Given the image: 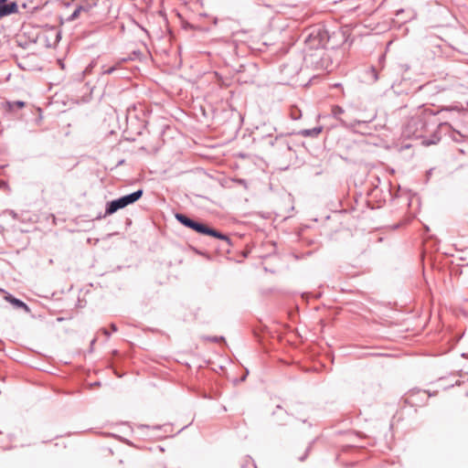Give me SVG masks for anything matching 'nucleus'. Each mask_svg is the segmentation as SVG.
Listing matches in <instances>:
<instances>
[{
    "label": "nucleus",
    "instance_id": "obj_1",
    "mask_svg": "<svg viewBox=\"0 0 468 468\" xmlns=\"http://www.w3.org/2000/svg\"><path fill=\"white\" fill-rule=\"evenodd\" d=\"M173 214L176 221L186 229H188L200 236L210 237L215 239L224 241L226 243V248H221L222 250L229 252V248L233 247L234 243L229 236L215 229L205 220L179 211H174Z\"/></svg>",
    "mask_w": 468,
    "mask_h": 468
},
{
    "label": "nucleus",
    "instance_id": "obj_2",
    "mask_svg": "<svg viewBox=\"0 0 468 468\" xmlns=\"http://www.w3.org/2000/svg\"><path fill=\"white\" fill-rule=\"evenodd\" d=\"M346 41V36L345 32L334 31L330 33L322 25H315L310 27V31L304 40L305 44L312 49H335L342 46Z\"/></svg>",
    "mask_w": 468,
    "mask_h": 468
},
{
    "label": "nucleus",
    "instance_id": "obj_3",
    "mask_svg": "<svg viewBox=\"0 0 468 468\" xmlns=\"http://www.w3.org/2000/svg\"><path fill=\"white\" fill-rule=\"evenodd\" d=\"M434 117L435 113L427 112L411 116L403 125V134L408 138H423V133L428 131L429 126L436 124Z\"/></svg>",
    "mask_w": 468,
    "mask_h": 468
},
{
    "label": "nucleus",
    "instance_id": "obj_4",
    "mask_svg": "<svg viewBox=\"0 0 468 468\" xmlns=\"http://www.w3.org/2000/svg\"><path fill=\"white\" fill-rule=\"evenodd\" d=\"M292 135H294V132L278 133L274 137L276 150L280 152L282 154H285L286 153H292L294 154L295 159H298L297 150L295 149V146H299L300 144L292 142L288 139V136Z\"/></svg>",
    "mask_w": 468,
    "mask_h": 468
},
{
    "label": "nucleus",
    "instance_id": "obj_5",
    "mask_svg": "<svg viewBox=\"0 0 468 468\" xmlns=\"http://www.w3.org/2000/svg\"><path fill=\"white\" fill-rule=\"evenodd\" d=\"M452 125L447 122H440L437 124L436 129L432 132V133L429 137H425L423 135L422 144L424 146H430L437 144L441 140L442 135H447V131H451Z\"/></svg>",
    "mask_w": 468,
    "mask_h": 468
},
{
    "label": "nucleus",
    "instance_id": "obj_6",
    "mask_svg": "<svg viewBox=\"0 0 468 468\" xmlns=\"http://www.w3.org/2000/svg\"><path fill=\"white\" fill-rule=\"evenodd\" d=\"M0 292L4 293L5 301L7 302L8 303H10L14 309L23 310L27 314L31 313V309L27 303H25L21 299L16 297L13 293L8 292L4 289L0 288Z\"/></svg>",
    "mask_w": 468,
    "mask_h": 468
},
{
    "label": "nucleus",
    "instance_id": "obj_7",
    "mask_svg": "<svg viewBox=\"0 0 468 468\" xmlns=\"http://www.w3.org/2000/svg\"><path fill=\"white\" fill-rule=\"evenodd\" d=\"M332 112L333 116L339 121L342 127L354 130L357 125L367 124L366 121L354 120L352 122H347L346 120L340 118L339 115L344 113V109L341 106H334Z\"/></svg>",
    "mask_w": 468,
    "mask_h": 468
},
{
    "label": "nucleus",
    "instance_id": "obj_8",
    "mask_svg": "<svg viewBox=\"0 0 468 468\" xmlns=\"http://www.w3.org/2000/svg\"><path fill=\"white\" fill-rule=\"evenodd\" d=\"M252 334L256 341L262 346L271 335L269 328L262 323L252 328Z\"/></svg>",
    "mask_w": 468,
    "mask_h": 468
},
{
    "label": "nucleus",
    "instance_id": "obj_9",
    "mask_svg": "<svg viewBox=\"0 0 468 468\" xmlns=\"http://www.w3.org/2000/svg\"><path fill=\"white\" fill-rule=\"evenodd\" d=\"M18 13L16 1L0 0V19Z\"/></svg>",
    "mask_w": 468,
    "mask_h": 468
},
{
    "label": "nucleus",
    "instance_id": "obj_10",
    "mask_svg": "<svg viewBox=\"0 0 468 468\" xmlns=\"http://www.w3.org/2000/svg\"><path fill=\"white\" fill-rule=\"evenodd\" d=\"M27 105L26 101L21 100L16 101H5L1 103V109L6 113L12 114L25 108Z\"/></svg>",
    "mask_w": 468,
    "mask_h": 468
},
{
    "label": "nucleus",
    "instance_id": "obj_11",
    "mask_svg": "<svg viewBox=\"0 0 468 468\" xmlns=\"http://www.w3.org/2000/svg\"><path fill=\"white\" fill-rule=\"evenodd\" d=\"M97 5V0H95L92 4L90 3H84L77 5L74 11L66 18V22H72L76 20L81 12H90L94 6Z\"/></svg>",
    "mask_w": 468,
    "mask_h": 468
},
{
    "label": "nucleus",
    "instance_id": "obj_12",
    "mask_svg": "<svg viewBox=\"0 0 468 468\" xmlns=\"http://www.w3.org/2000/svg\"><path fill=\"white\" fill-rule=\"evenodd\" d=\"M144 188L141 187L132 193L121 196L120 198L124 208L130 205L136 203L139 199H141L144 195Z\"/></svg>",
    "mask_w": 468,
    "mask_h": 468
},
{
    "label": "nucleus",
    "instance_id": "obj_13",
    "mask_svg": "<svg viewBox=\"0 0 468 468\" xmlns=\"http://www.w3.org/2000/svg\"><path fill=\"white\" fill-rule=\"evenodd\" d=\"M106 215H113L118 210L124 208L122 200L119 197L107 201L105 204Z\"/></svg>",
    "mask_w": 468,
    "mask_h": 468
},
{
    "label": "nucleus",
    "instance_id": "obj_14",
    "mask_svg": "<svg viewBox=\"0 0 468 468\" xmlns=\"http://www.w3.org/2000/svg\"><path fill=\"white\" fill-rule=\"evenodd\" d=\"M323 131V126L318 125L311 129H303L298 132H294V134L302 135L304 137H317Z\"/></svg>",
    "mask_w": 468,
    "mask_h": 468
},
{
    "label": "nucleus",
    "instance_id": "obj_15",
    "mask_svg": "<svg viewBox=\"0 0 468 468\" xmlns=\"http://www.w3.org/2000/svg\"><path fill=\"white\" fill-rule=\"evenodd\" d=\"M447 135L455 143L465 144L468 143V136L461 133L459 131L451 128V131H447Z\"/></svg>",
    "mask_w": 468,
    "mask_h": 468
},
{
    "label": "nucleus",
    "instance_id": "obj_16",
    "mask_svg": "<svg viewBox=\"0 0 468 468\" xmlns=\"http://www.w3.org/2000/svg\"><path fill=\"white\" fill-rule=\"evenodd\" d=\"M234 70L237 73H244L247 70L250 71L251 73L255 72L257 70V64L253 62L250 63H240L238 65L237 68L234 69Z\"/></svg>",
    "mask_w": 468,
    "mask_h": 468
},
{
    "label": "nucleus",
    "instance_id": "obj_17",
    "mask_svg": "<svg viewBox=\"0 0 468 468\" xmlns=\"http://www.w3.org/2000/svg\"><path fill=\"white\" fill-rule=\"evenodd\" d=\"M365 78L367 80L376 82L378 80V71L375 66H370L365 70Z\"/></svg>",
    "mask_w": 468,
    "mask_h": 468
},
{
    "label": "nucleus",
    "instance_id": "obj_18",
    "mask_svg": "<svg viewBox=\"0 0 468 468\" xmlns=\"http://www.w3.org/2000/svg\"><path fill=\"white\" fill-rule=\"evenodd\" d=\"M290 118L293 121H298L302 118V111L296 105L290 107Z\"/></svg>",
    "mask_w": 468,
    "mask_h": 468
},
{
    "label": "nucleus",
    "instance_id": "obj_19",
    "mask_svg": "<svg viewBox=\"0 0 468 468\" xmlns=\"http://www.w3.org/2000/svg\"><path fill=\"white\" fill-rule=\"evenodd\" d=\"M273 416H276L277 418V423L279 425H285L286 424V418L289 416V413L287 410H284L283 413L279 414L276 410L272 412Z\"/></svg>",
    "mask_w": 468,
    "mask_h": 468
},
{
    "label": "nucleus",
    "instance_id": "obj_20",
    "mask_svg": "<svg viewBox=\"0 0 468 468\" xmlns=\"http://www.w3.org/2000/svg\"><path fill=\"white\" fill-rule=\"evenodd\" d=\"M44 27L46 28H48L51 31H55L54 45L58 44L61 40V31L57 30L55 26H50V25L46 24Z\"/></svg>",
    "mask_w": 468,
    "mask_h": 468
},
{
    "label": "nucleus",
    "instance_id": "obj_21",
    "mask_svg": "<svg viewBox=\"0 0 468 468\" xmlns=\"http://www.w3.org/2000/svg\"><path fill=\"white\" fill-rule=\"evenodd\" d=\"M204 339L212 343L223 342L225 345L227 344L225 337L222 335H208L205 336Z\"/></svg>",
    "mask_w": 468,
    "mask_h": 468
},
{
    "label": "nucleus",
    "instance_id": "obj_22",
    "mask_svg": "<svg viewBox=\"0 0 468 468\" xmlns=\"http://www.w3.org/2000/svg\"><path fill=\"white\" fill-rule=\"evenodd\" d=\"M142 55L141 50H133L128 58H122V61L135 60Z\"/></svg>",
    "mask_w": 468,
    "mask_h": 468
},
{
    "label": "nucleus",
    "instance_id": "obj_23",
    "mask_svg": "<svg viewBox=\"0 0 468 468\" xmlns=\"http://www.w3.org/2000/svg\"><path fill=\"white\" fill-rule=\"evenodd\" d=\"M165 427V425H159V424L154 425V426H150V425H147V424H140L138 426V429L144 430V429L152 428L153 430H163Z\"/></svg>",
    "mask_w": 468,
    "mask_h": 468
},
{
    "label": "nucleus",
    "instance_id": "obj_24",
    "mask_svg": "<svg viewBox=\"0 0 468 468\" xmlns=\"http://www.w3.org/2000/svg\"><path fill=\"white\" fill-rule=\"evenodd\" d=\"M249 369L248 368H244V374L241 376V379H238V378H234L233 379V384L236 386L243 381H245L249 376Z\"/></svg>",
    "mask_w": 468,
    "mask_h": 468
},
{
    "label": "nucleus",
    "instance_id": "obj_25",
    "mask_svg": "<svg viewBox=\"0 0 468 468\" xmlns=\"http://www.w3.org/2000/svg\"><path fill=\"white\" fill-rule=\"evenodd\" d=\"M193 251L197 254V255H200V256H203V257H206L207 260H210L211 257L209 255V253H207V251L205 250H202L200 249H197V248H193Z\"/></svg>",
    "mask_w": 468,
    "mask_h": 468
},
{
    "label": "nucleus",
    "instance_id": "obj_26",
    "mask_svg": "<svg viewBox=\"0 0 468 468\" xmlns=\"http://www.w3.org/2000/svg\"><path fill=\"white\" fill-rule=\"evenodd\" d=\"M250 463H252L254 468H257V465L255 464L254 461L250 458V456H248V459L243 463H241L240 468H246Z\"/></svg>",
    "mask_w": 468,
    "mask_h": 468
},
{
    "label": "nucleus",
    "instance_id": "obj_27",
    "mask_svg": "<svg viewBox=\"0 0 468 468\" xmlns=\"http://www.w3.org/2000/svg\"><path fill=\"white\" fill-rule=\"evenodd\" d=\"M381 207H382L381 203H379L378 206H376V205L373 204L372 201L367 200V207L371 209V210H374L376 208H379Z\"/></svg>",
    "mask_w": 468,
    "mask_h": 468
},
{
    "label": "nucleus",
    "instance_id": "obj_28",
    "mask_svg": "<svg viewBox=\"0 0 468 468\" xmlns=\"http://www.w3.org/2000/svg\"><path fill=\"white\" fill-rule=\"evenodd\" d=\"M0 189L10 191V187H9L7 181H5V180L0 181Z\"/></svg>",
    "mask_w": 468,
    "mask_h": 468
},
{
    "label": "nucleus",
    "instance_id": "obj_29",
    "mask_svg": "<svg viewBox=\"0 0 468 468\" xmlns=\"http://www.w3.org/2000/svg\"><path fill=\"white\" fill-rule=\"evenodd\" d=\"M5 213L10 215L14 219L18 218V214L13 209H6Z\"/></svg>",
    "mask_w": 468,
    "mask_h": 468
},
{
    "label": "nucleus",
    "instance_id": "obj_30",
    "mask_svg": "<svg viewBox=\"0 0 468 468\" xmlns=\"http://www.w3.org/2000/svg\"><path fill=\"white\" fill-rule=\"evenodd\" d=\"M110 215H106V208L104 209V212L101 213L100 212L95 218L93 220H101L102 218H105L107 217H109Z\"/></svg>",
    "mask_w": 468,
    "mask_h": 468
},
{
    "label": "nucleus",
    "instance_id": "obj_31",
    "mask_svg": "<svg viewBox=\"0 0 468 468\" xmlns=\"http://www.w3.org/2000/svg\"><path fill=\"white\" fill-rule=\"evenodd\" d=\"M100 331L106 336V339H109L112 335V332H110L107 328L101 327Z\"/></svg>",
    "mask_w": 468,
    "mask_h": 468
},
{
    "label": "nucleus",
    "instance_id": "obj_32",
    "mask_svg": "<svg viewBox=\"0 0 468 468\" xmlns=\"http://www.w3.org/2000/svg\"><path fill=\"white\" fill-rule=\"evenodd\" d=\"M116 70L115 66L109 67L108 69L103 70V74H112Z\"/></svg>",
    "mask_w": 468,
    "mask_h": 468
},
{
    "label": "nucleus",
    "instance_id": "obj_33",
    "mask_svg": "<svg viewBox=\"0 0 468 468\" xmlns=\"http://www.w3.org/2000/svg\"><path fill=\"white\" fill-rule=\"evenodd\" d=\"M433 170H434V168H430L429 170L426 171V174H425V177H426L425 182L426 183L430 180V178H431V176L432 175Z\"/></svg>",
    "mask_w": 468,
    "mask_h": 468
},
{
    "label": "nucleus",
    "instance_id": "obj_34",
    "mask_svg": "<svg viewBox=\"0 0 468 468\" xmlns=\"http://www.w3.org/2000/svg\"><path fill=\"white\" fill-rule=\"evenodd\" d=\"M266 137L271 138L270 141H269V145L276 149V144L274 143V138L273 139L271 138V134L268 133L266 135Z\"/></svg>",
    "mask_w": 468,
    "mask_h": 468
},
{
    "label": "nucleus",
    "instance_id": "obj_35",
    "mask_svg": "<svg viewBox=\"0 0 468 468\" xmlns=\"http://www.w3.org/2000/svg\"><path fill=\"white\" fill-rule=\"evenodd\" d=\"M109 327H110L109 331L112 332V333H114V332L118 331V327H117V325L114 323L110 324Z\"/></svg>",
    "mask_w": 468,
    "mask_h": 468
},
{
    "label": "nucleus",
    "instance_id": "obj_36",
    "mask_svg": "<svg viewBox=\"0 0 468 468\" xmlns=\"http://www.w3.org/2000/svg\"><path fill=\"white\" fill-rule=\"evenodd\" d=\"M113 373H114V375H115L117 378H122V377H123V375H124L122 371H120V370H119V369H117V368H114V369H113Z\"/></svg>",
    "mask_w": 468,
    "mask_h": 468
},
{
    "label": "nucleus",
    "instance_id": "obj_37",
    "mask_svg": "<svg viewBox=\"0 0 468 468\" xmlns=\"http://www.w3.org/2000/svg\"><path fill=\"white\" fill-rule=\"evenodd\" d=\"M96 341H97V338H96V337H94V338L90 341V348H89V352H90V353H91V352L93 351V347H94V345H95Z\"/></svg>",
    "mask_w": 468,
    "mask_h": 468
},
{
    "label": "nucleus",
    "instance_id": "obj_38",
    "mask_svg": "<svg viewBox=\"0 0 468 468\" xmlns=\"http://www.w3.org/2000/svg\"><path fill=\"white\" fill-rule=\"evenodd\" d=\"M182 27L184 29H191V28H193V26L189 22L185 21V22H183Z\"/></svg>",
    "mask_w": 468,
    "mask_h": 468
},
{
    "label": "nucleus",
    "instance_id": "obj_39",
    "mask_svg": "<svg viewBox=\"0 0 468 468\" xmlns=\"http://www.w3.org/2000/svg\"><path fill=\"white\" fill-rule=\"evenodd\" d=\"M314 441H311L309 443V445L307 446V448L305 449V452H309L312 451V448H313V444H314Z\"/></svg>",
    "mask_w": 468,
    "mask_h": 468
},
{
    "label": "nucleus",
    "instance_id": "obj_40",
    "mask_svg": "<svg viewBox=\"0 0 468 468\" xmlns=\"http://www.w3.org/2000/svg\"><path fill=\"white\" fill-rule=\"evenodd\" d=\"M314 441H311L309 443V445L307 446V448L305 449V452H309L312 451V448H313V444H314Z\"/></svg>",
    "mask_w": 468,
    "mask_h": 468
},
{
    "label": "nucleus",
    "instance_id": "obj_41",
    "mask_svg": "<svg viewBox=\"0 0 468 468\" xmlns=\"http://www.w3.org/2000/svg\"><path fill=\"white\" fill-rule=\"evenodd\" d=\"M112 356H113L114 357H116V358H120V353H119V351H118V350L114 349V350H112Z\"/></svg>",
    "mask_w": 468,
    "mask_h": 468
},
{
    "label": "nucleus",
    "instance_id": "obj_42",
    "mask_svg": "<svg viewBox=\"0 0 468 468\" xmlns=\"http://www.w3.org/2000/svg\"><path fill=\"white\" fill-rule=\"evenodd\" d=\"M459 153L462 154H468V152L464 149V148H459L458 149Z\"/></svg>",
    "mask_w": 468,
    "mask_h": 468
},
{
    "label": "nucleus",
    "instance_id": "obj_43",
    "mask_svg": "<svg viewBox=\"0 0 468 468\" xmlns=\"http://www.w3.org/2000/svg\"><path fill=\"white\" fill-rule=\"evenodd\" d=\"M306 459H307V457H306L304 454H303V455H301V456L299 457V461H300V462H304Z\"/></svg>",
    "mask_w": 468,
    "mask_h": 468
},
{
    "label": "nucleus",
    "instance_id": "obj_44",
    "mask_svg": "<svg viewBox=\"0 0 468 468\" xmlns=\"http://www.w3.org/2000/svg\"><path fill=\"white\" fill-rule=\"evenodd\" d=\"M377 188H378V186H374L371 190H369V191L367 192V195H368V196L372 195V194H373V192H374L375 190H377Z\"/></svg>",
    "mask_w": 468,
    "mask_h": 468
},
{
    "label": "nucleus",
    "instance_id": "obj_45",
    "mask_svg": "<svg viewBox=\"0 0 468 468\" xmlns=\"http://www.w3.org/2000/svg\"><path fill=\"white\" fill-rule=\"evenodd\" d=\"M124 140H125V141H128V142H133V141H135V138H132V137H124Z\"/></svg>",
    "mask_w": 468,
    "mask_h": 468
},
{
    "label": "nucleus",
    "instance_id": "obj_46",
    "mask_svg": "<svg viewBox=\"0 0 468 468\" xmlns=\"http://www.w3.org/2000/svg\"><path fill=\"white\" fill-rule=\"evenodd\" d=\"M122 441H124L126 444L131 445L132 442L127 439H122Z\"/></svg>",
    "mask_w": 468,
    "mask_h": 468
},
{
    "label": "nucleus",
    "instance_id": "obj_47",
    "mask_svg": "<svg viewBox=\"0 0 468 468\" xmlns=\"http://www.w3.org/2000/svg\"><path fill=\"white\" fill-rule=\"evenodd\" d=\"M91 385L95 386V387H98V386H101V382L100 381H96V382L92 383Z\"/></svg>",
    "mask_w": 468,
    "mask_h": 468
},
{
    "label": "nucleus",
    "instance_id": "obj_48",
    "mask_svg": "<svg viewBox=\"0 0 468 468\" xmlns=\"http://www.w3.org/2000/svg\"><path fill=\"white\" fill-rule=\"evenodd\" d=\"M46 41H47V43H46V47H47V48H51V47H52V45L48 42V38L46 39Z\"/></svg>",
    "mask_w": 468,
    "mask_h": 468
},
{
    "label": "nucleus",
    "instance_id": "obj_49",
    "mask_svg": "<svg viewBox=\"0 0 468 468\" xmlns=\"http://www.w3.org/2000/svg\"><path fill=\"white\" fill-rule=\"evenodd\" d=\"M282 410V407L281 405H277L276 406V411L278 412V410Z\"/></svg>",
    "mask_w": 468,
    "mask_h": 468
},
{
    "label": "nucleus",
    "instance_id": "obj_50",
    "mask_svg": "<svg viewBox=\"0 0 468 468\" xmlns=\"http://www.w3.org/2000/svg\"><path fill=\"white\" fill-rule=\"evenodd\" d=\"M123 163H124V159H122V160H120V161L118 162L117 165H122Z\"/></svg>",
    "mask_w": 468,
    "mask_h": 468
},
{
    "label": "nucleus",
    "instance_id": "obj_51",
    "mask_svg": "<svg viewBox=\"0 0 468 468\" xmlns=\"http://www.w3.org/2000/svg\"><path fill=\"white\" fill-rule=\"evenodd\" d=\"M126 223H127V225H131L132 220H131L130 218H127V219H126Z\"/></svg>",
    "mask_w": 468,
    "mask_h": 468
},
{
    "label": "nucleus",
    "instance_id": "obj_52",
    "mask_svg": "<svg viewBox=\"0 0 468 468\" xmlns=\"http://www.w3.org/2000/svg\"><path fill=\"white\" fill-rule=\"evenodd\" d=\"M63 320H64V318H63V317H58V318H57V321H58V322H61V321H63Z\"/></svg>",
    "mask_w": 468,
    "mask_h": 468
},
{
    "label": "nucleus",
    "instance_id": "obj_53",
    "mask_svg": "<svg viewBox=\"0 0 468 468\" xmlns=\"http://www.w3.org/2000/svg\"><path fill=\"white\" fill-rule=\"evenodd\" d=\"M26 45H27V44H25V43H19V46H20V47H22V48H26Z\"/></svg>",
    "mask_w": 468,
    "mask_h": 468
},
{
    "label": "nucleus",
    "instance_id": "obj_54",
    "mask_svg": "<svg viewBox=\"0 0 468 468\" xmlns=\"http://www.w3.org/2000/svg\"><path fill=\"white\" fill-rule=\"evenodd\" d=\"M462 356H463V357H468V354H466V353H463V354H462Z\"/></svg>",
    "mask_w": 468,
    "mask_h": 468
},
{
    "label": "nucleus",
    "instance_id": "obj_55",
    "mask_svg": "<svg viewBox=\"0 0 468 468\" xmlns=\"http://www.w3.org/2000/svg\"><path fill=\"white\" fill-rule=\"evenodd\" d=\"M59 63H60L61 68H64V67H65L64 63H63V62H61L60 60H59Z\"/></svg>",
    "mask_w": 468,
    "mask_h": 468
},
{
    "label": "nucleus",
    "instance_id": "obj_56",
    "mask_svg": "<svg viewBox=\"0 0 468 468\" xmlns=\"http://www.w3.org/2000/svg\"><path fill=\"white\" fill-rule=\"evenodd\" d=\"M335 86V87H340V86H342V84L341 83H336Z\"/></svg>",
    "mask_w": 468,
    "mask_h": 468
},
{
    "label": "nucleus",
    "instance_id": "obj_57",
    "mask_svg": "<svg viewBox=\"0 0 468 468\" xmlns=\"http://www.w3.org/2000/svg\"><path fill=\"white\" fill-rule=\"evenodd\" d=\"M146 125H147V122H144V125H143V128H145V127H146Z\"/></svg>",
    "mask_w": 468,
    "mask_h": 468
},
{
    "label": "nucleus",
    "instance_id": "obj_58",
    "mask_svg": "<svg viewBox=\"0 0 468 468\" xmlns=\"http://www.w3.org/2000/svg\"><path fill=\"white\" fill-rule=\"evenodd\" d=\"M22 7H23V8H26V7H27V4H26V3H24V4L22 5Z\"/></svg>",
    "mask_w": 468,
    "mask_h": 468
},
{
    "label": "nucleus",
    "instance_id": "obj_59",
    "mask_svg": "<svg viewBox=\"0 0 468 468\" xmlns=\"http://www.w3.org/2000/svg\"><path fill=\"white\" fill-rule=\"evenodd\" d=\"M303 454H304V455H305L306 457H308V455H309V452H304V453H303Z\"/></svg>",
    "mask_w": 468,
    "mask_h": 468
},
{
    "label": "nucleus",
    "instance_id": "obj_60",
    "mask_svg": "<svg viewBox=\"0 0 468 468\" xmlns=\"http://www.w3.org/2000/svg\"><path fill=\"white\" fill-rule=\"evenodd\" d=\"M13 437H14V435H13V434H10V435H9V439H10V440H12V439H13Z\"/></svg>",
    "mask_w": 468,
    "mask_h": 468
},
{
    "label": "nucleus",
    "instance_id": "obj_61",
    "mask_svg": "<svg viewBox=\"0 0 468 468\" xmlns=\"http://www.w3.org/2000/svg\"><path fill=\"white\" fill-rule=\"evenodd\" d=\"M241 81H242V82H245V83L249 82V80H242Z\"/></svg>",
    "mask_w": 468,
    "mask_h": 468
},
{
    "label": "nucleus",
    "instance_id": "obj_62",
    "mask_svg": "<svg viewBox=\"0 0 468 468\" xmlns=\"http://www.w3.org/2000/svg\"><path fill=\"white\" fill-rule=\"evenodd\" d=\"M38 8H39L38 6H35L34 11L38 10Z\"/></svg>",
    "mask_w": 468,
    "mask_h": 468
},
{
    "label": "nucleus",
    "instance_id": "obj_63",
    "mask_svg": "<svg viewBox=\"0 0 468 468\" xmlns=\"http://www.w3.org/2000/svg\"><path fill=\"white\" fill-rule=\"evenodd\" d=\"M137 134H142V130H139V131L137 132Z\"/></svg>",
    "mask_w": 468,
    "mask_h": 468
},
{
    "label": "nucleus",
    "instance_id": "obj_64",
    "mask_svg": "<svg viewBox=\"0 0 468 468\" xmlns=\"http://www.w3.org/2000/svg\"><path fill=\"white\" fill-rule=\"evenodd\" d=\"M302 422L306 423V422H307V420H305V419H304V420H302Z\"/></svg>",
    "mask_w": 468,
    "mask_h": 468
}]
</instances>
